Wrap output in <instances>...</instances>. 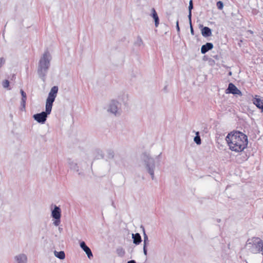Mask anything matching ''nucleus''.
Masks as SVG:
<instances>
[{
  "mask_svg": "<svg viewBox=\"0 0 263 263\" xmlns=\"http://www.w3.org/2000/svg\"><path fill=\"white\" fill-rule=\"evenodd\" d=\"M226 140L229 148L235 152H241L248 144V137L243 133L234 130L228 134Z\"/></svg>",
  "mask_w": 263,
  "mask_h": 263,
  "instance_id": "obj_1",
  "label": "nucleus"
},
{
  "mask_svg": "<svg viewBox=\"0 0 263 263\" xmlns=\"http://www.w3.org/2000/svg\"><path fill=\"white\" fill-rule=\"evenodd\" d=\"M51 55L48 49L45 50L41 57L37 66V74L43 82L46 81L47 73L50 66Z\"/></svg>",
  "mask_w": 263,
  "mask_h": 263,
  "instance_id": "obj_2",
  "label": "nucleus"
},
{
  "mask_svg": "<svg viewBox=\"0 0 263 263\" xmlns=\"http://www.w3.org/2000/svg\"><path fill=\"white\" fill-rule=\"evenodd\" d=\"M248 249L252 253H259L263 251V241L257 237H253L247 241Z\"/></svg>",
  "mask_w": 263,
  "mask_h": 263,
  "instance_id": "obj_3",
  "label": "nucleus"
},
{
  "mask_svg": "<svg viewBox=\"0 0 263 263\" xmlns=\"http://www.w3.org/2000/svg\"><path fill=\"white\" fill-rule=\"evenodd\" d=\"M143 155V161L144 162L146 168L151 175L152 179L154 180L155 178L154 171L156 167L155 160L146 153H144Z\"/></svg>",
  "mask_w": 263,
  "mask_h": 263,
  "instance_id": "obj_4",
  "label": "nucleus"
},
{
  "mask_svg": "<svg viewBox=\"0 0 263 263\" xmlns=\"http://www.w3.org/2000/svg\"><path fill=\"white\" fill-rule=\"evenodd\" d=\"M52 110V107L46 104L45 111H42L41 113L34 114L33 118L34 120L41 124H44L47 120L48 115H50Z\"/></svg>",
  "mask_w": 263,
  "mask_h": 263,
  "instance_id": "obj_5",
  "label": "nucleus"
},
{
  "mask_svg": "<svg viewBox=\"0 0 263 263\" xmlns=\"http://www.w3.org/2000/svg\"><path fill=\"white\" fill-rule=\"evenodd\" d=\"M58 90L59 88L57 86H54L51 88L48 94V98L46 100V105L52 107L53 103L54 102L55 99L57 97Z\"/></svg>",
  "mask_w": 263,
  "mask_h": 263,
  "instance_id": "obj_6",
  "label": "nucleus"
},
{
  "mask_svg": "<svg viewBox=\"0 0 263 263\" xmlns=\"http://www.w3.org/2000/svg\"><path fill=\"white\" fill-rule=\"evenodd\" d=\"M51 216L55 220L53 222L54 225L58 226L60 223L61 217V210L59 206H54L53 210H52Z\"/></svg>",
  "mask_w": 263,
  "mask_h": 263,
  "instance_id": "obj_7",
  "label": "nucleus"
},
{
  "mask_svg": "<svg viewBox=\"0 0 263 263\" xmlns=\"http://www.w3.org/2000/svg\"><path fill=\"white\" fill-rule=\"evenodd\" d=\"M226 93H231L233 95H242L241 91L232 83H230L228 87L226 90Z\"/></svg>",
  "mask_w": 263,
  "mask_h": 263,
  "instance_id": "obj_8",
  "label": "nucleus"
},
{
  "mask_svg": "<svg viewBox=\"0 0 263 263\" xmlns=\"http://www.w3.org/2000/svg\"><path fill=\"white\" fill-rule=\"evenodd\" d=\"M120 105V104L118 101L112 100L109 104V107L108 110L115 115H117L118 114V111Z\"/></svg>",
  "mask_w": 263,
  "mask_h": 263,
  "instance_id": "obj_9",
  "label": "nucleus"
},
{
  "mask_svg": "<svg viewBox=\"0 0 263 263\" xmlns=\"http://www.w3.org/2000/svg\"><path fill=\"white\" fill-rule=\"evenodd\" d=\"M81 249L86 253L89 259L93 257V255L90 249L86 245L84 241H81L80 244Z\"/></svg>",
  "mask_w": 263,
  "mask_h": 263,
  "instance_id": "obj_10",
  "label": "nucleus"
},
{
  "mask_svg": "<svg viewBox=\"0 0 263 263\" xmlns=\"http://www.w3.org/2000/svg\"><path fill=\"white\" fill-rule=\"evenodd\" d=\"M213 44L212 43H206L203 45L201 48V52L202 54H205L208 51L213 48Z\"/></svg>",
  "mask_w": 263,
  "mask_h": 263,
  "instance_id": "obj_11",
  "label": "nucleus"
},
{
  "mask_svg": "<svg viewBox=\"0 0 263 263\" xmlns=\"http://www.w3.org/2000/svg\"><path fill=\"white\" fill-rule=\"evenodd\" d=\"M257 97V96H256V97L253 99V103L257 108L261 109V111H263V99L256 98Z\"/></svg>",
  "mask_w": 263,
  "mask_h": 263,
  "instance_id": "obj_12",
  "label": "nucleus"
},
{
  "mask_svg": "<svg viewBox=\"0 0 263 263\" xmlns=\"http://www.w3.org/2000/svg\"><path fill=\"white\" fill-rule=\"evenodd\" d=\"M17 263H27V257L24 254H21L15 257Z\"/></svg>",
  "mask_w": 263,
  "mask_h": 263,
  "instance_id": "obj_13",
  "label": "nucleus"
},
{
  "mask_svg": "<svg viewBox=\"0 0 263 263\" xmlns=\"http://www.w3.org/2000/svg\"><path fill=\"white\" fill-rule=\"evenodd\" d=\"M201 34L203 37H209L212 35V30L208 27H204L201 30Z\"/></svg>",
  "mask_w": 263,
  "mask_h": 263,
  "instance_id": "obj_14",
  "label": "nucleus"
},
{
  "mask_svg": "<svg viewBox=\"0 0 263 263\" xmlns=\"http://www.w3.org/2000/svg\"><path fill=\"white\" fill-rule=\"evenodd\" d=\"M132 238L133 239V242L136 245H139L142 241V238L139 233H136L132 234Z\"/></svg>",
  "mask_w": 263,
  "mask_h": 263,
  "instance_id": "obj_15",
  "label": "nucleus"
},
{
  "mask_svg": "<svg viewBox=\"0 0 263 263\" xmlns=\"http://www.w3.org/2000/svg\"><path fill=\"white\" fill-rule=\"evenodd\" d=\"M151 16L154 20L155 26H156V27H157L159 24V18L155 8H154L152 9Z\"/></svg>",
  "mask_w": 263,
  "mask_h": 263,
  "instance_id": "obj_16",
  "label": "nucleus"
},
{
  "mask_svg": "<svg viewBox=\"0 0 263 263\" xmlns=\"http://www.w3.org/2000/svg\"><path fill=\"white\" fill-rule=\"evenodd\" d=\"M141 228H142L143 232V246L147 247V246L149 245V240L147 234L145 233V230L143 226H141Z\"/></svg>",
  "mask_w": 263,
  "mask_h": 263,
  "instance_id": "obj_17",
  "label": "nucleus"
},
{
  "mask_svg": "<svg viewBox=\"0 0 263 263\" xmlns=\"http://www.w3.org/2000/svg\"><path fill=\"white\" fill-rule=\"evenodd\" d=\"M54 255L58 258L60 259H64L65 258V252L63 251H61L58 252L55 251L54 252Z\"/></svg>",
  "mask_w": 263,
  "mask_h": 263,
  "instance_id": "obj_18",
  "label": "nucleus"
},
{
  "mask_svg": "<svg viewBox=\"0 0 263 263\" xmlns=\"http://www.w3.org/2000/svg\"><path fill=\"white\" fill-rule=\"evenodd\" d=\"M116 251L118 256L120 257H123L125 254V250L121 247L117 248Z\"/></svg>",
  "mask_w": 263,
  "mask_h": 263,
  "instance_id": "obj_19",
  "label": "nucleus"
},
{
  "mask_svg": "<svg viewBox=\"0 0 263 263\" xmlns=\"http://www.w3.org/2000/svg\"><path fill=\"white\" fill-rule=\"evenodd\" d=\"M70 167L71 169H73L77 172L79 171V166L77 163L73 162H69Z\"/></svg>",
  "mask_w": 263,
  "mask_h": 263,
  "instance_id": "obj_20",
  "label": "nucleus"
},
{
  "mask_svg": "<svg viewBox=\"0 0 263 263\" xmlns=\"http://www.w3.org/2000/svg\"><path fill=\"white\" fill-rule=\"evenodd\" d=\"M107 157L109 159H113L114 157V152L112 150L109 149L107 151Z\"/></svg>",
  "mask_w": 263,
  "mask_h": 263,
  "instance_id": "obj_21",
  "label": "nucleus"
},
{
  "mask_svg": "<svg viewBox=\"0 0 263 263\" xmlns=\"http://www.w3.org/2000/svg\"><path fill=\"white\" fill-rule=\"evenodd\" d=\"M135 44L136 45H138L139 46H140L141 45H142L143 44L142 39H141V37L140 36H138L137 41L135 43Z\"/></svg>",
  "mask_w": 263,
  "mask_h": 263,
  "instance_id": "obj_22",
  "label": "nucleus"
},
{
  "mask_svg": "<svg viewBox=\"0 0 263 263\" xmlns=\"http://www.w3.org/2000/svg\"><path fill=\"white\" fill-rule=\"evenodd\" d=\"M216 6L219 10H222L223 8V3L222 1H218L216 3Z\"/></svg>",
  "mask_w": 263,
  "mask_h": 263,
  "instance_id": "obj_23",
  "label": "nucleus"
},
{
  "mask_svg": "<svg viewBox=\"0 0 263 263\" xmlns=\"http://www.w3.org/2000/svg\"><path fill=\"white\" fill-rule=\"evenodd\" d=\"M194 141L197 144H200L201 143L200 137L199 135H197L194 138Z\"/></svg>",
  "mask_w": 263,
  "mask_h": 263,
  "instance_id": "obj_24",
  "label": "nucleus"
},
{
  "mask_svg": "<svg viewBox=\"0 0 263 263\" xmlns=\"http://www.w3.org/2000/svg\"><path fill=\"white\" fill-rule=\"evenodd\" d=\"M9 81L8 80H5L3 82V86L4 88H8L9 86Z\"/></svg>",
  "mask_w": 263,
  "mask_h": 263,
  "instance_id": "obj_25",
  "label": "nucleus"
},
{
  "mask_svg": "<svg viewBox=\"0 0 263 263\" xmlns=\"http://www.w3.org/2000/svg\"><path fill=\"white\" fill-rule=\"evenodd\" d=\"M193 9V1L190 0L189 6V12H192V10Z\"/></svg>",
  "mask_w": 263,
  "mask_h": 263,
  "instance_id": "obj_26",
  "label": "nucleus"
},
{
  "mask_svg": "<svg viewBox=\"0 0 263 263\" xmlns=\"http://www.w3.org/2000/svg\"><path fill=\"white\" fill-rule=\"evenodd\" d=\"M21 93L22 96V99H27L26 93L23 90H21Z\"/></svg>",
  "mask_w": 263,
  "mask_h": 263,
  "instance_id": "obj_27",
  "label": "nucleus"
},
{
  "mask_svg": "<svg viewBox=\"0 0 263 263\" xmlns=\"http://www.w3.org/2000/svg\"><path fill=\"white\" fill-rule=\"evenodd\" d=\"M26 100H27V99H22V100H21V106L24 108L25 107Z\"/></svg>",
  "mask_w": 263,
  "mask_h": 263,
  "instance_id": "obj_28",
  "label": "nucleus"
},
{
  "mask_svg": "<svg viewBox=\"0 0 263 263\" xmlns=\"http://www.w3.org/2000/svg\"><path fill=\"white\" fill-rule=\"evenodd\" d=\"M5 59L4 58H0V68L5 64Z\"/></svg>",
  "mask_w": 263,
  "mask_h": 263,
  "instance_id": "obj_29",
  "label": "nucleus"
},
{
  "mask_svg": "<svg viewBox=\"0 0 263 263\" xmlns=\"http://www.w3.org/2000/svg\"><path fill=\"white\" fill-rule=\"evenodd\" d=\"M176 29L178 33L179 34L180 32V29L179 26V20H178L176 22Z\"/></svg>",
  "mask_w": 263,
  "mask_h": 263,
  "instance_id": "obj_30",
  "label": "nucleus"
},
{
  "mask_svg": "<svg viewBox=\"0 0 263 263\" xmlns=\"http://www.w3.org/2000/svg\"><path fill=\"white\" fill-rule=\"evenodd\" d=\"M188 18L190 24L192 23V12H189Z\"/></svg>",
  "mask_w": 263,
  "mask_h": 263,
  "instance_id": "obj_31",
  "label": "nucleus"
},
{
  "mask_svg": "<svg viewBox=\"0 0 263 263\" xmlns=\"http://www.w3.org/2000/svg\"><path fill=\"white\" fill-rule=\"evenodd\" d=\"M190 29H191V33L192 35H194V30L192 23L190 24Z\"/></svg>",
  "mask_w": 263,
  "mask_h": 263,
  "instance_id": "obj_32",
  "label": "nucleus"
},
{
  "mask_svg": "<svg viewBox=\"0 0 263 263\" xmlns=\"http://www.w3.org/2000/svg\"><path fill=\"white\" fill-rule=\"evenodd\" d=\"M143 253L145 256L147 255V247L143 246Z\"/></svg>",
  "mask_w": 263,
  "mask_h": 263,
  "instance_id": "obj_33",
  "label": "nucleus"
},
{
  "mask_svg": "<svg viewBox=\"0 0 263 263\" xmlns=\"http://www.w3.org/2000/svg\"><path fill=\"white\" fill-rule=\"evenodd\" d=\"M216 221H217V222H220L221 221V219H216Z\"/></svg>",
  "mask_w": 263,
  "mask_h": 263,
  "instance_id": "obj_34",
  "label": "nucleus"
},
{
  "mask_svg": "<svg viewBox=\"0 0 263 263\" xmlns=\"http://www.w3.org/2000/svg\"><path fill=\"white\" fill-rule=\"evenodd\" d=\"M214 57L216 59H218V55L214 56Z\"/></svg>",
  "mask_w": 263,
  "mask_h": 263,
  "instance_id": "obj_35",
  "label": "nucleus"
},
{
  "mask_svg": "<svg viewBox=\"0 0 263 263\" xmlns=\"http://www.w3.org/2000/svg\"><path fill=\"white\" fill-rule=\"evenodd\" d=\"M166 89H167V86H165L164 87V90H166Z\"/></svg>",
  "mask_w": 263,
  "mask_h": 263,
  "instance_id": "obj_36",
  "label": "nucleus"
},
{
  "mask_svg": "<svg viewBox=\"0 0 263 263\" xmlns=\"http://www.w3.org/2000/svg\"><path fill=\"white\" fill-rule=\"evenodd\" d=\"M229 76H231V75H232V72H231V71H230V72H229Z\"/></svg>",
  "mask_w": 263,
  "mask_h": 263,
  "instance_id": "obj_37",
  "label": "nucleus"
},
{
  "mask_svg": "<svg viewBox=\"0 0 263 263\" xmlns=\"http://www.w3.org/2000/svg\"><path fill=\"white\" fill-rule=\"evenodd\" d=\"M101 157L102 158H104V156H103V154H101Z\"/></svg>",
  "mask_w": 263,
  "mask_h": 263,
  "instance_id": "obj_38",
  "label": "nucleus"
},
{
  "mask_svg": "<svg viewBox=\"0 0 263 263\" xmlns=\"http://www.w3.org/2000/svg\"><path fill=\"white\" fill-rule=\"evenodd\" d=\"M249 31L250 32V33H253V31H251V30H249Z\"/></svg>",
  "mask_w": 263,
  "mask_h": 263,
  "instance_id": "obj_39",
  "label": "nucleus"
}]
</instances>
